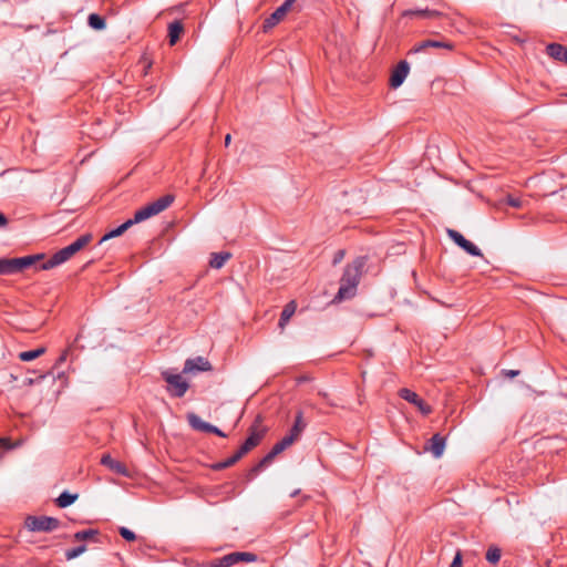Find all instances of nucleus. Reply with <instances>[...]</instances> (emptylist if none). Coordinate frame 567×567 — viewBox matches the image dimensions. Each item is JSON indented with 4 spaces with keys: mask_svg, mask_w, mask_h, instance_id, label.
Here are the masks:
<instances>
[{
    "mask_svg": "<svg viewBox=\"0 0 567 567\" xmlns=\"http://www.w3.org/2000/svg\"><path fill=\"white\" fill-rule=\"evenodd\" d=\"M68 358V351L65 350L62 352V354L58 358L55 365H60L61 363L65 362Z\"/></svg>",
    "mask_w": 567,
    "mask_h": 567,
    "instance_id": "46",
    "label": "nucleus"
},
{
    "mask_svg": "<svg viewBox=\"0 0 567 567\" xmlns=\"http://www.w3.org/2000/svg\"><path fill=\"white\" fill-rule=\"evenodd\" d=\"M296 0H285L281 6L278 7V10L281 11L284 17L287 14V12L291 9L292 4Z\"/></svg>",
    "mask_w": 567,
    "mask_h": 567,
    "instance_id": "39",
    "label": "nucleus"
},
{
    "mask_svg": "<svg viewBox=\"0 0 567 567\" xmlns=\"http://www.w3.org/2000/svg\"><path fill=\"white\" fill-rule=\"evenodd\" d=\"M2 458V453H0V460Z\"/></svg>",
    "mask_w": 567,
    "mask_h": 567,
    "instance_id": "52",
    "label": "nucleus"
},
{
    "mask_svg": "<svg viewBox=\"0 0 567 567\" xmlns=\"http://www.w3.org/2000/svg\"><path fill=\"white\" fill-rule=\"evenodd\" d=\"M195 430H198V431H203V432H207V433H213V434H216L220 437H227L228 434L225 433L224 431H221L220 427H194Z\"/></svg>",
    "mask_w": 567,
    "mask_h": 567,
    "instance_id": "36",
    "label": "nucleus"
},
{
    "mask_svg": "<svg viewBox=\"0 0 567 567\" xmlns=\"http://www.w3.org/2000/svg\"><path fill=\"white\" fill-rule=\"evenodd\" d=\"M78 494H72L68 491H64L55 499V505L60 508H65L72 505L78 499Z\"/></svg>",
    "mask_w": 567,
    "mask_h": 567,
    "instance_id": "24",
    "label": "nucleus"
},
{
    "mask_svg": "<svg viewBox=\"0 0 567 567\" xmlns=\"http://www.w3.org/2000/svg\"><path fill=\"white\" fill-rule=\"evenodd\" d=\"M131 226H133V221L131 219H127L125 223L120 225L118 227L112 229L111 231L106 233L100 240V244H102L105 240H109L111 238H115L124 234Z\"/></svg>",
    "mask_w": 567,
    "mask_h": 567,
    "instance_id": "23",
    "label": "nucleus"
},
{
    "mask_svg": "<svg viewBox=\"0 0 567 567\" xmlns=\"http://www.w3.org/2000/svg\"><path fill=\"white\" fill-rule=\"evenodd\" d=\"M450 567H462V554L461 551H457L454 556Z\"/></svg>",
    "mask_w": 567,
    "mask_h": 567,
    "instance_id": "42",
    "label": "nucleus"
},
{
    "mask_svg": "<svg viewBox=\"0 0 567 567\" xmlns=\"http://www.w3.org/2000/svg\"><path fill=\"white\" fill-rule=\"evenodd\" d=\"M213 367L210 362L204 357H196L187 359L184 363L183 373L185 374H197L198 372L212 371Z\"/></svg>",
    "mask_w": 567,
    "mask_h": 567,
    "instance_id": "12",
    "label": "nucleus"
},
{
    "mask_svg": "<svg viewBox=\"0 0 567 567\" xmlns=\"http://www.w3.org/2000/svg\"><path fill=\"white\" fill-rule=\"evenodd\" d=\"M284 14L281 11L278 10V8L269 16L267 17L262 22V31L265 33L269 32L272 28H275L282 19Z\"/></svg>",
    "mask_w": 567,
    "mask_h": 567,
    "instance_id": "20",
    "label": "nucleus"
},
{
    "mask_svg": "<svg viewBox=\"0 0 567 567\" xmlns=\"http://www.w3.org/2000/svg\"><path fill=\"white\" fill-rule=\"evenodd\" d=\"M266 429L267 427H264L261 431H252L248 435L239 449L234 453L239 461L261 443L266 434Z\"/></svg>",
    "mask_w": 567,
    "mask_h": 567,
    "instance_id": "8",
    "label": "nucleus"
},
{
    "mask_svg": "<svg viewBox=\"0 0 567 567\" xmlns=\"http://www.w3.org/2000/svg\"><path fill=\"white\" fill-rule=\"evenodd\" d=\"M446 444V435L435 433L424 445V450L431 452L435 458L442 456Z\"/></svg>",
    "mask_w": 567,
    "mask_h": 567,
    "instance_id": "14",
    "label": "nucleus"
},
{
    "mask_svg": "<svg viewBox=\"0 0 567 567\" xmlns=\"http://www.w3.org/2000/svg\"><path fill=\"white\" fill-rule=\"evenodd\" d=\"M43 258V254L29 255L19 258H9L11 275L23 271L24 269L35 265L39 260Z\"/></svg>",
    "mask_w": 567,
    "mask_h": 567,
    "instance_id": "11",
    "label": "nucleus"
},
{
    "mask_svg": "<svg viewBox=\"0 0 567 567\" xmlns=\"http://www.w3.org/2000/svg\"><path fill=\"white\" fill-rule=\"evenodd\" d=\"M257 422H262V419L260 417V415H257V419L252 425H256Z\"/></svg>",
    "mask_w": 567,
    "mask_h": 567,
    "instance_id": "50",
    "label": "nucleus"
},
{
    "mask_svg": "<svg viewBox=\"0 0 567 567\" xmlns=\"http://www.w3.org/2000/svg\"><path fill=\"white\" fill-rule=\"evenodd\" d=\"M86 550V545L82 544V545H79L74 548H70L68 550H65V559L66 560H72L76 557H79L80 555H82L84 551Z\"/></svg>",
    "mask_w": 567,
    "mask_h": 567,
    "instance_id": "31",
    "label": "nucleus"
},
{
    "mask_svg": "<svg viewBox=\"0 0 567 567\" xmlns=\"http://www.w3.org/2000/svg\"><path fill=\"white\" fill-rule=\"evenodd\" d=\"M502 551L497 546H491L486 551V560L493 565H496L501 559Z\"/></svg>",
    "mask_w": 567,
    "mask_h": 567,
    "instance_id": "30",
    "label": "nucleus"
},
{
    "mask_svg": "<svg viewBox=\"0 0 567 567\" xmlns=\"http://www.w3.org/2000/svg\"><path fill=\"white\" fill-rule=\"evenodd\" d=\"M505 200L509 206L515 208H520L524 206L523 200L519 197H515L513 195H507Z\"/></svg>",
    "mask_w": 567,
    "mask_h": 567,
    "instance_id": "37",
    "label": "nucleus"
},
{
    "mask_svg": "<svg viewBox=\"0 0 567 567\" xmlns=\"http://www.w3.org/2000/svg\"><path fill=\"white\" fill-rule=\"evenodd\" d=\"M239 460L236 457L235 454H233L230 457L224 460V461H220V462H217V463H214L212 465V470L214 471H223L225 468H228L233 465H235Z\"/></svg>",
    "mask_w": 567,
    "mask_h": 567,
    "instance_id": "29",
    "label": "nucleus"
},
{
    "mask_svg": "<svg viewBox=\"0 0 567 567\" xmlns=\"http://www.w3.org/2000/svg\"><path fill=\"white\" fill-rule=\"evenodd\" d=\"M99 535H100V530L99 529L90 528V529H84V530L76 532L73 535V539L75 542H84V540L97 542L96 536H99Z\"/></svg>",
    "mask_w": 567,
    "mask_h": 567,
    "instance_id": "25",
    "label": "nucleus"
},
{
    "mask_svg": "<svg viewBox=\"0 0 567 567\" xmlns=\"http://www.w3.org/2000/svg\"><path fill=\"white\" fill-rule=\"evenodd\" d=\"M429 48H437V49H447L452 50L453 44L451 42H444V41H437V40H424L417 44H415L410 53H419L422 52Z\"/></svg>",
    "mask_w": 567,
    "mask_h": 567,
    "instance_id": "18",
    "label": "nucleus"
},
{
    "mask_svg": "<svg viewBox=\"0 0 567 567\" xmlns=\"http://www.w3.org/2000/svg\"><path fill=\"white\" fill-rule=\"evenodd\" d=\"M8 218L3 213H0V228L7 226Z\"/></svg>",
    "mask_w": 567,
    "mask_h": 567,
    "instance_id": "47",
    "label": "nucleus"
},
{
    "mask_svg": "<svg viewBox=\"0 0 567 567\" xmlns=\"http://www.w3.org/2000/svg\"><path fill=\"white\" fill-rule=\"evenodd\" d=\"M258 556L249 551H233L223 557L212 560V567H231L240 563H254Z\"/></svg>",
    "mask_w": 567,
    "mask_h": 567,
    "instance_id": "5",
    "label": "nucleus"
},
{
    "mask_svg": "<svg viewBox=\"0 0 567 567\" xmlns=\"http://www.w3.org/2000/svg\"><path fill=\"white\" fill-rule=\"evenodd\" d=\"M298 494H299V489H296L290 495L293 497V496H297Z\"/></svg>",
    "mask_w": 567,
    "mask_h": 567,
    "instance_id": "51",
    "label": "nucleus"
},
{
    "mask_svg": "<svg viewBox=\"0 0 567 567\" xmlns=\"http://www.w3.org/2000/svg\"><path fill=\"white\" fill-rule=\"evenodd\" d=\"M267 467V464L264 463L262 460H260L256 465H254L248 474H247V478L250 481L252 480L256 475H258L262 470H265Z\"/></svg>",
    "mask_w": 567,
    "mask_h": 567,
    "instance_id": "32",
    "label": "nucleus"
},
{
    "mask_svg": "<svg viewBox=\"0 0 567 567\" xmlns=\"http://www.w3.org/2000/svg\"><path fill=\"white\" fill-rule=\"evenodd\" d=\"M365 264L367 257H358L351 264L347 265L340 279V287L334 298L336 300L342 301L355 295Z\"/></svg>",
    "mask_w": 567,
    "mask_h": 567,
    "instance_id": "1",
    "label": "nucleus"
},
{
    "mask_svg": "<svg viewBox=\"0 0 567 567\" xmlns=\"http://www.w3.org/2000/svg\"><path fill=\"white\" fill-rule=\"evenodd\" d=\"M92 239L91 234L80 236L69 246L58 250L50 259L40 265L41 270H49L68 261L73 255L85 247Z\"/></svg>",
    "mask_w": 567,
    "mask_h": 567,
    "instance_id": "2",
    "label": "nucleus"
},
{
    "mask_svg": "<svg viewBox=\"0 0 567 567\" xmlns=\"http://www.w3.org/2000/svg\"><path fill=\"white\" fill-rule=\"evenodd\" d=\"M118 534L126 540V542H134L136 540V535L133 530L128 529L127 527H120Z\"/></svg>",
    "mask_w": 567,
    "mask_h": 567,
    "instance_id": "34",
    "label": "nucleus"
},
{
    "mask_svg": "<svg viewBox=\"0 0 567 567\" xmlns=\"http://www.w3.org/2000/svg\"><path fill=\"white\" fill-rule=\"evenodd\" d=\"M403 16L404 17H416V18H421V19L434 20V19L441 18L443 16V13L441 11L434 10V9H429V8L420 9V8H416V9L405 10L403 12Z\"/></svg>",
    "mask_w": 567,
    "mask_h": 567,
    "instance_id": "17",
    "label": "nucleus"
},
{
    "mask_svg": "<svg viewBox=\"0 0 567 567\" xmlns=\"http://www.w3.org/2000/svg\"><path fill=\"white\" fill-rule=\"evenodd\" d=\"M45 352V348L41 347L30 351H23L19 353V359L24 362L32 361Z\"/></svg>",
    "mask_w": 567,
    "mask_h": 567,
    "instance_id": "28",
    "label": "nucleus"
},
{
    "mask_svg": "<svg viewBox=\"0 0 567 567\" xmlns=\"http://www.w3.org/2000/svg\"><path fill=\"white\" fill-rule=\"evenodd\" d=\"M410 71V65L406 61H400L393 70L390 78V85L396 89L402 85Z\"/></svg>",
    "mask_w": 567,
    "mask_h": 567,
    "instance_id": "15",
    "label": "nucleus"
},
{
    "mask_svg": "<svg viewBox=\"0 0 567 567\" xmlns=\"http://www.w3.org/2000/svg\"><path fill=\"white\" fill-rule=\"evenodd\" d=\"M296 0H285L281 6L278 7V10L281 11L284 17L287 14V12L291 9L292 4Z\"/></svg>",
    "mask_w": 567,
    "mask_h": 567,
    "instance_id": "40",
    "label": "nucleus"
},
{
    "mask_svg": "<svg viewBox=\"0 0 567 567\" xmlns=\"http://www.w3.org/2000/svg\"><path fill=\"white\" fill-rule=\"evenodd\" d=\"M34 382H35V380L32 379V378H28V379L24 380V384L25 385H32Z\"/></svg>",
    "mask_w": 567,
    "mask_h": 567,
    "instance_id": "48",
    "label": "nucleus"
},
{
    "mask_svg": "<svg viewBox=\"0 0 567 567\" xmlns=\"http://www.w3.org/2000/svg\"><path fill=\"white\" fill-rule=\"evenodd\" d=\"M163 378L167 382L168 390L173 395L181 398L186 393L188 383L182 378L181 374L163 372Z\"/></svg>",
    "mask_w": 567,
    "mask_h": 567,
    "instance_id": "10",
    "label": "nucleus"
},
{
    "mask_svg": "<svg viewBox=\"0 0 567 567\" xmlns=\"http://www.w3.org/2000/svg\"><path fill=\"white\" fill-rule=\"evenodd\" d=\"M344 257V250H338L334 255V258H333V264H338L340 262Z\"/></svg>",
    "mask_w": 567,
    "mask_h": 567,
    "instance_id": "44",
    "label": "nucleus"
},
{
    "mask_svg": "<svg viewBox=\"0 0 567 567\" xmlns=\"http://www.w3.org/2000/svg\"><path fill=\"white\" fill-rule=\"evenodd\" d=\"M295 311H296V305L293 301H290L289 303H287L285 306V308L281 311L280 319H279L280 328H284L286 326V323L289 321V319L295 313Z\"/></svg>",
    "mask_w": 567,
    "mask_h": 567,
    "instance_id": "26",
    "label": "nucleus"
},
{
    "mask_svg": "<svg viewBox=\"0 0 567 567\" xmlns=\"http://www.w3.org/2000/svg\"><path fill=\"white\" fill-rule=\"evenodd\" d=\"M174 202L173 195H164L156 199L155 202L140 208L135 212L134 217L131 218V221L134 224L144 221L162 212H164L166 208L171 206V204Z\"/></svg>",
    "mask_w": 567,
    "mask_h": 567,
    "instance_id": "3",
    "label": "nucleus"
},
{
    "mask_svg": "<svg viewBox=\"0 0 567 567\" xmlns=\"http://www.w3.org/2000/svg\"><path fill=\"white\" fill-rule=\"evenodd\" d=\"M502 373L504 377L513 379V378L517 377L520 373V371L519 370H503Z\"/></svg>",
    "mask_w": 567,
    "mask_h": 567,
    "instance_id": "43",
    "label": "nucleus"
},
{
    "mask_svg": "<svg viewBox=\"0 0 567 567\" xmlns=\"http://www.w3.org/2000/svg\"><path fill=\"white\" fill-rule=\"evenodd\" d=\"M266 429L267 427H264L261 431H252L248 435L239 449L234 453L239 461L261 443L266 434Z\"/></svg>",
    "mask_w": 567,
    "mask_h": 567,
    "instance_id": "7",
    "label": "nucleus"
},
{
    "mask_svg": "<svg viewBox=\"0 0 567 567\" xmlns=\"http://www.w3.org/2000/svg\"><path fill=\"white\" fill-rule=\"evenodd\" d=\"M24 525L30 532L50 533L58 529L61 526V522L51 516L29 515L25 517Z\"/></svg>",
    "mask_w": 567,
    "mask_h": 567,
    "instance_id": "4",
    "label": "nucleus"
},
{
    "mask_svg": "<svg viewBox=\"0 0 567 567\" xmlns=\"http://www.w3.org/2000/svg\"><path fill=\"white\" fill-rule=\"evenodd\" d=\"M546 53L554 60L564 62L567 65V47L559 43H549L546 47Z\"/></svg>",
    "mask_w": 567,
    "mask_h": 567,
    "instance_id": "19",
    "label": "nucleus"
},
{
    "mask_svg": "<svg viewBox=\"0 0 567 567\" xmlns=\"http://www.w3.org/2000/svg\"><path fill=\"white\" fill-rule=\"evenodd\" d=\"M187 421L188 425H212L208 422L202 421L198 415H196L194 412L187 413Z\"/></svg>",
    "mask_w": 567,
    "mask_h": 567,
    "instance_id": "35",
    "label": "nucleus"
},
{
    "mask_svg": "<svg viewBox=\"0 0 567 567\" xmlns=\"http://www.w3.org/2000/svg\"><path fill=\"white\" fill-rule=\"evenodd\" d=\"M230 141H231V136H230V134H227L225 136V145L228 146L230 144Z\"/></svg>",
    "mask_w": 567,
    "mask_h": 567,
    "instance_id": "49",
    "label": "nucleus"
},
{
    "mask_svg": "<svg viewBox=\"0 0 567 567\" xmlns=\"http://www.w3.org/2000/svg\"><path fill=\"white\" fill-rule=\"evenodd\" d=\"M230 258L231 254L228 251L213 252L210 256L209 266L214 269H220Z\"/></svg>",
    "mask_w": 567,
    "mask_h": 567,
    "instance_id": "21",
    "label": "nucleus"
},
{
    "mask_svg": "<svg viewBox=\"0 0 567 567\" xmlns=\"http://www.w3.org/2000/svg\"><path fill=\"white\" fill-rule=\"evenodd\" d=\"M183 31L184 27L181 21L176 20L168 24V38L171 45H174L179 40Z\"/></svg>",
    "mask_w": 567,
    "mask_h": 567,
    "instance_id": "22",
    "label": "nucleus"
},
{
    "mask_svg": "<svg viewBox=\"0 0 567 567\" xmlns=\"http://www.w3.org/2000/svg\"><path fill=\"white\" fill-rule=\"evenodd\" d=\"M87 24L94 30H103L106 25V22L102 16L97 13H91L87 18Z\"/></svg>",
    "mask_w": 567,
    "mask_h": 567,
    "instance_id": "27",
    "label": "nucleus"
},
{
    "mask_svg": "<svg viewBox=\"0 0 567 567\" xmlns=\"http://www.w3.org/2000/svg\"><path fill=\"white\" fill-rule=\"evenodd\" d=\"M398 394L401 399L413 405L415 410L419 411L422 415H427L431 413V405L426 403L416 392L408 388H402L399 390Z\"/></svg>",
    "mask_w": 567,
    "mask_h": 567,
    "instance_id": "6",
    "label": "nucleus"
},
{
    "mask_svg": "<svg viewBox=\"0 0 567 567\" xmlns=\"http://www.w3.org/2000/svg\"><path fill=\"white\" fill-rule=\"evenodd\" d=\"M305 427H291L289 434L284 436L280 441H278L272 447L271 451L279 455L289 446H291L302 434Z\"/></svg>",
    "mask_w": 567,
    "mask_h": 567,
    "instance_id": "13",
    "label": "nucleus"
},
{
    "mask_svg": "<svg viewBox=\"0 0 567 567\" xmlns=\"http://www.w3.org/2000/svg\"><path fill=\"white\" fill-rule=\"evenodd\" d=\"M21 445V441L12 442L10 437H0V447L10 451Z\"/></svg>",
    "mask_w": 567,
    "mask_h": 567,
    "instance_id": "33",
    "label": "nucleus"
},
{
    "mask_svg": "<svg viewBox=\"0 0 567 567\" xmlns=\"http://www.w3.org/2000/svg\"><path fill=\"white\" fill-rule=\"evenodd\" d=\"M101 464L106 466L110 471H112L118 475H122V476L130 475L126 465L122 462H118V461L112 458L110 454L102 455Z\"/></svg>",
    "mask_w": 567,
    "mask_h": 567,
    "instance_id": "16",
    "label": "nucleus"
},
{
    "mask_svg": "<svg viewBox=\"0 0 567 567\" xmlns=\"http://www.w3.org/2000/svg\"><path fill=\"white\" fill-rule=\"evenodd\" d=\"M0 275H11L9 258H0Z\"/></svg>",
    "mask_w": 567,
    "mask_h": 567,
    "instance_id": "38",
    "label": "nucleus"
},
{
    "mask_svg": "<svg viewBox=\"0 0 567 567\" xmlns=\"http://www.w3.org/2000/svg\"><path fill=\"white\" fill-rule=\"evenodd\" d=\"M276 456V453L270 450L261 460L264 461V463L267 464V466H269L274 462Z\"/></svg>",
    "mask_w": 567,
    "mask_h": 567,
    "instance_id": "41",
    "label": "nucleus"
},
{
    "mask_svg": "<svg viewBox=\"0 0 567 567\" xmlns=\"http://www.w3.org/2000/svg\"><path fill=\"white\" fill-rule=\"evenodd\" d=\"M447 236L463 250H465L468 255L474 257H481L482 251L481 249L473 244L472 241L467 240L461 233L454 229H447L446 230Z\"/></svg>",
    "mask_w": 567,
    "mask_h": 567,
    "instance_id": "9",
    "label": "nucleus"
},
{
    "mask_svg": "<svg viewBox=\"0 0 567 567\" xmlns=\"http://www.w3.org/2000/svg\"><path fill=\"white\" fill-rule=\"evenodd\" d=\"M292 425H296V426L302 425V414H301V412H297L296 413L295 421H293Z\"/></svg>",
    "mask_w": 567,
    "mask_h": 567,
    "instance_id": "45",
    "label": "nucleus"
}]
</instances>
